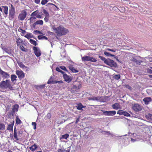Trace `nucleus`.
I'll return each mask as SVG.
<instances>
[{
    "label": "nucleus",
    "instance_id": "obj_3",
    "mask_svg": "<svg viewBox=\"0 0 152 152\" xmlns=\"http://www.w3.org/2000/svg\"><path fill=\"white\" fill-rule=\"evenodd\" d=\"M132 55L130 57V60L132 62L134 65H140L143 62L142 61L140 60L141 57L139 56H136L134 54L132 53Z\"/></svg>",
    "mask_w": 152,
    "mask_h": 152
},
{
    "label": "nucleus",
    "instance_id": "obj_48",
    "mask_svg": "<svg viewBox=\"0 0 152 152\" xmlns=\"http://www.w3.org/2000/svg\"><path fill=\"white\" fill-rule=\"evenodd\" d=\"M150 68L152 69V67H150ZM147 71L148 73L152 74V70L150 69H147Z\"/></svg>",
    "mask_w": 152,
    "mask_h": 152
},
{
    "label": "nucleus",
    "instance_id": "obj_27",
    "mask_svg": "<svg viewBox=\"0 0 152 152\" xmlns=\"http://www.w3.org/2000/svg\"><path fill=\"white\" fill-rule=\"evenodd\" d=\"M5 126L4 124L0 123V132L1 131H4L5 129Z\"/></svg>",
    "mask_w": 152,
    "mask_h": 152
},
{
    "label": "nucleus",
    "instance_id": "obj_30",
    "mask_svg": "<svg viewBox=\"0 0 152 152\" xmlns=\"http://www.w3.org/2000/svg\"><path fill=\"white\" fill-rule=\"evenodd\" d=\"M19 47L20 50L22 51L26 52L28 51V49L25 48L22 45H21Z\"/></svg>",
    "mask_w": 152,
    "mask_h": 152
},
{
    "label": "nucleus",
    "instance_id": "obj_23",
    "mask_svg": "<svg viewBox=\"0 0 152 152\" xmlns=\"http://www.w3.org/2000/svg\"><path fill=\"white\" fill-rule=\"evenodd\" d=\"M113 108L115 110H118L120 108V105L118 103H116L112 105Z\"/></svg>",
    "mask_w": 152,
    "mask_h": 152
},
{
    "label": "nucleus",
    "instance_id": "obj_11",
    "mask_svg": "<svg viewBox=\"0 0 152 152\" xmlns=\"http://www.w3.org/2000/svg\"><path fill=\"white\" fill-rule=\"evenodd\" d=\"M80 87L79 86H77L74 85L70 90L72 94H77L79 92Z\"/></svg>",
    "mask_w": 152,
    "mask_h": 152
},
{
    "label": "nucleus",
    "instance_id": "obj_19",
    "mask_svg": "<svg viewBox=\"0 0 152 152\" xmlns=\"http://www.w3.org/2000/svg\"><path fill=\"white\" fill-rule=\"evenodd\" d=\"M69 68L73 72L76 73L78 72V70L76 69L72 65H70L69 66Z\"/></svg>",
    "mask_w": 152,
    "mask_h": 152
},
{
    "label": "nucleus",
    "instance_id": "obj_50",
    "mask_svg": "<svg viewBox=\"0 0 152 152\" xmlns=\"http://www.w3.org/2000/svg\"><path fill=\"white\" fill-rule=\"evenodd\" d=\"M125 87L130 90H132V87L129 85H125Z\"/></svg>",
    "mask_w": 152,
    "mask_h": 152
},
{
    "label": "nucleus",
    "instance_id": "obj_1",
    "mask_svg": "<svg viewBox=\"0 0 152 152\" xmlns=\"http://www.w3.org/2000/svg\"><path fill=\"white\" fill-rule=\"evenodd\" d=\"M52 28L55 31L56 33L59 36L65 35L69 32L67 29L61 26H59L57 28L53 26Z\"/></svg>",
    "mask_w": 152,
    "mask_h": 152
},
{
    "label": "nucleus",
    "instance_id": "obj_57",
    "mask_svg": "<svg viewBox=\"0 0 152 152\" xmlns=\"http://www.w3.org/2000/svg\"><path fill=\"white\" fill-rule=\"evenodd\" d=\"M80 117H78L77 118L76 121V122H75V124H77L78 122L80 120Z\"/></svg>",
    "mask_w": 152,
    "mask_h": 152
},
{
    "label": "nucleus",
    "instance_id": "obj_12",
    "mask_svg": "<svg viewBox=\"0 0 152 152\" xmlns=\"http://www.w3.org/2000/svg\"><path fill=\"white\" fill-rule=\"evenodd\" d=\"M132 107L133 110L136 112H138L142 110L141 106L137 103H134Z\"/></svg>",
    "mask_w": 152,
    "mask_h": 152
},
{
    "label": "nucleus",
    "instance_id": "obj_51",
    "mask_svg": "<svg viewBox=\"0 0 152 152\" xmlns=\"http://www.w3.org/2000/svg\"><path fill=\"white\" fill-rule=\"evenodd\" d=\"M54 83L55 84V83H63V82L62 80H60V81H54Z\"/></svg>",
    "mask_w": 152,
    "mask_h": 152
},
{
    "label": "nucleus",
    "instance_id": "obj_22",
    "mask_svg": "<svg viewBox=\"0 0 152 152\" xmlns=\"http://www.w3.org/2000/svg\"><path fill=\"white\" fill-rule=\"evenodd\" d=\"M77 109L79 110H82L83 108L84 107L83 105L81 103L77 104V105L76 106Z\"/></svg>",
    "mask_w": 152,
    "mask_h": 152
},
{
    "label": "nucleus",
    "instance_id": "obj_14",
    "mask_svg": "<svg viewBox=\"0 0 152 152\" xmlns=\"http://www.w3.org/2000/svg\"><path fill=\"white\" fill-rule=\"evenodd\" d=\"M102 111H103V114L105 115H108L112 116L113 115L115 114L116 113V111H104L103 110H102Z\"/></svg>",
    "mask_w": 152,
    "mask_h": 152
},
{
    "label": "nucleus",
    "instance_id": "obj_33",
    "mask_svg": "<svg viewBox=\"0 0 152 152\" xmlns=\"http://www.w3.org/2000/svg\"><path fill=\"white\" fill-rule=\"evenodd\" d=\"M47 83L48 84H55L54 83V81H53V78L52 77H51L49 80H48V82H47Z\"/></svg>",
    "mask_w": 152,
    "mask_h": 152
},
{
    "label": "nucleus",
    "instance_id": "obj_56",
    "mask_svg": "<svg viewBox=\"0 0 152 152\" xmlns=\"http://www.w3.org/2000/svg\"><path fill=\"white\" fill-rule=\"evenodd\" d=\"M40 1V0H35L34 2L35 3L37 4H39Z\"/></svg>",
    "mask_w": 152,
    "mask_h": 152
},
{
    "label": "nucleus",
    "instance_id": "obj_39",
    "mask_svg": "<svg viewBox=\"0 0 152 152\" xmlns=\"http://www.w3.org/2000/svg\"><path fill=\"white\" fill-rule=\"evenodd\" d=\"M69 135L68 134H66L62 135L61 138L66 139L68 137Z\"/></svg>",
    "mask_w": 152,
    "mask_h": 152
},
{
    "label": "nucleus",
    "instance_id": "obj_61",
    "mask_svg": "<svg viewBox=\"0 0 152 152\" xmlns=\"http://www.w3.org/2000/svg\"><path fill=\"white\" fill-rule=\"evenodd\" d=\"M19 65L20 67L22 68H23L25 66L23 64H21L20 65L19 64Z\"/></svg>",
    "mask_w": 152,
    "mask_h": 152
},
{
    "label": "nucleus",
    "instance_id": "obj_7",
    "mask_svg": "<svg viewBox=\"0 0 152 152\" xmlns=\"http://www.w3.org/2000/svg\"><path fill=\"white\" fill-rule=\"evenodd\" d=\"M15 13V8L11 5V7L9 10V18L10 20H12L14 18Z\"/></svg>",
    "mask_w": 152,
    "mask_h": 152
},
{
    "label": "nucleus",
    "instance_id": "obj_2",
    "mask_svg": "<svg viewBox=\"0 0 152 152\" xmlns=\"http://www.w3.org/2000/svg\"><path fill=\"white\" fill-rule=\"evenodd\" d=\"M0 88L4 89L8 88L10 90H13V87L11 86V82L9 80L2 81L0 83Z\"/></svg>",
    "mask_w": 152,
    "mask_h": 152
},
{
    "label": "nucleus",
    "instance_id": "obj_44",
    "mask_svg": "<svg viewBox=\"0 0 152 152\" xmlns=\"http://www.w3.org/2000/svg\"><path fill=\"white\" fill-rule=\"evenodd\" d=\"M92 98H93L92 100H94V101L96 100V101H98L100 99V98L99 96L93 97Z\"/></svg>",
    "mask_w": 152,
    "mask_h": 152
},
{
    "label": "nucleus",
    "instance_id": "obj_46",
    "mask_svg": "<svg viewBox=\"0 0 152 152\" xmlns=\"http://www.w3.org/2000/svg\"><path fill=\"white\" fill-rule=\"evenodd\" d=\"M48 2L47 0H42L41 4L42 5H45Z\"/></svg>",
    "mask_w": 152,
    "mask_h": 152
},
{
    "label": "nucleus",
    "instance_id": "obj_32",
    "mask_svg": "<svg viewBox=\"0 0 152 152\" xmlns=\"http://www.w3.org/2000/svg\"><path fill=\"white\" fill-rule=\"evenodd\" d=\"M22 123L21 120L20 119L18 116L16 117V124L18 125L21 124Z\"/></svg>",
    "mask_w": 152,
    "mask_h": 152
},
{
    "label": "nucleus",
    "instance_id": "obj_24",
    "mask_svg": "<svg viewBox=\"0 0 152 152\" xmlns=\"http://www.w3.org/2000/svg\"><path fill=\"white\" fill-rule=\"evenodd\" d=\"M18 31L19 32H21V34L22 36H24V34L26 33V31L24 30H23L20 27L18 29Z\"/></svg>",
    "mask_w": 152,
    "mask_h": 152
},
{
    "label": "nucleus",
    "instance_id": "obj_20",
    "mask_svg": "<svg viewBox=\"0 0 152 152\" xmlns=\"http://www.w3.org/2000/svg\"><path fill=\"white\" fill-rule=\"evenodd\" d=\"M43 24V22L42 20H38L37 21L35 22L33 24V26L35 27L37 25H42Z\"/></svg>",
    "mask_w": 152,
    "mask_h": 152
},
{
    "label": "nucleus",
    "instance_id": "obj_62",
    "mask_svg": "<svg viewBox=\"0 0 152 152\" xmlns=\"http://www.w3.org/2000/svg\"><path fill=\"white\" fill-rule=\"evenodd\" d=\"M7 152H13L10 149H8V150L7 151Z\"/></svg>",
    "mask_w": 152,
    "mask_h": 152
},
{
    "label": "nucleus",
    "instance_id": "obj_35",
    "mask_svg": "<svg viewBox=\"0 0 152 152\" xmlns=\"http://www.w3.org/2000/svg\"><path fill=\"white\" fill-rule=\"evenodd\" d=\"M3 7L4 8V13L6 15H7L8 14V7L7 6H3Z\"/></svg>",
    "mask_w": 152,
    "mask_h": 152
},
{
    "label": "nucleus",
    "instance_id": "obj_49",
    "mask_svg": "<svg viewBox=\"0 0 152 152\" xmlns=\"http://www.w3.org/2000/svg\"><path fill=\"white\" fill-rule=\"evenodd\" d=\"M50 16H45L44 18V20L45 22H47L49 21Z\"/></svg>",
    "mask_w": 152,
    "mask_h": 152
},
{
    "label": "nucleus",
    "instance_id": "obj_43",
    "mask_svg": "<svg viewBox=\"0 0 152 152\" xmlns=\"http://www.w3.org/2000/svg\"><path fill=\"white\" fill-rule=\"evenodd\" d=\"M43 13L45 15V16H50L48 12L45 10L44 9L43 10Z\"/></svg>",
    "mask_w": 152,
    "mask_h": 152
},
{
    "label": "nucleus",
    "instance_id": "obj_16",
    "mask_svg": "<svg viewBox=\"0 0 152 152\" xmlns=\"http://www.w3.org/2000/svg\"><path fill=\"white\" fill-rule=\"evenodd\" d=\"M16 74L18 75L19 78H22L24 77L25 75L24 73L22 71L17 70L16 71Z\"/></svg>",
    "mask_w": 152,
    "mask_h": 152
},
{
    "label": "nucleus",
    "instance_id": "obj_34",
    "mask_svg": "<svg viewBox=\"0 0 152 152\" xmlns=\"http://www.w3.org/2000/svg\"><path fill=\"white\" fill-rule=\"evenodd\" d=\"M37 37L38 39L39 40L42 39H45L47 40H48V38L46 37L43 35H39Z\"/></svg>",
    "mask_w": 152,
    "mask_h": 152
},
{
    "label": "nucleus",
    "instance_id": "obj_41",
    "mask_svg": "<svg viewBox=\"0 0 152 152\" xmlns=\"http://www.w3.org/2000/svg\"><path fill=\"white\" fill-rule=\"evenodd\" d=\"M124 111L122 110H119L117 111V113L119 115H123Z\"/></svg>",
    "mask_w": 152,
    "mask_h": 152
},
{
    "label": "nucleus",
    "instance_id": "obj_58",
    "mask_svg": "<svg viewBox=\"0 0 152 152\" xmlns=\"http://www.w3.org/2000/svg\"><path fill=\"white\" fill-rule=\"evenodd\" d=\"M36 18V17H33V16H31L30 18V20H34Z\"/></svg>",
    "mask_w": 152,
    "mask_h": 152
},
{
    "label": "nucleus",
    "instance_id": "obj_31",
    "mask_svg": "<svg viewBox=\"0 0 152 152\" xmlns=\"http://www.w3.org/2000/svg\"><path fill=\"white\" fill-rule=\"evenodd\" d=\"M17 77L16 75H12L11 77V81L13 82L14 81L16 80Z\"/></svg>",
    "mask_w": 152,
    "mask_h": 152
},
{
    "label": "nucleus",
    "instance_id": "obj_5",
    "mask_svg": "<svg viewBox=\"0 0 152 152\" xmlns=\"http://www.w3.org/2000/svg\"><path fill=\"white\" fill-rule=\"evenodd\" d=\"M81 59L83 61H89L93 62H96L97 60L95 58L92 57L88 56H86L83 57L81 56Z\"/></svg>",
    "mask_w": 152,
    "mask_h": 152
},
{
    "label": "nucleus",
    "instance_id": "obj_15",
    "mask_svg": "<svg viewBox=\"0 0 152 152\" xmlns=\"http://www.w3.org/2000/svg\"><path fill=\"white\" fill-rule=\"evenodd\" d=\"M0 74L3 78H7L10 77V75L8 73L3 71L1 69H0Z\"/></svg>",
    "mask_w": 152,
    "mask_h": 152
},
{
    "label": "nucleus",
    "instance_id": "obj_55",
    "mask_svg": "<svg viewBox=\"0 0 152 152\" xmlns=\"http://www.w3.org/2000/svg\"><path fill=\"white\" fill-rule=\"evenodd\" d=\"M107 50L108 51H110L112 52H115L116 51V50L111 49H110L108 48Z\"/></svg>",
    "mask_w": 152,
    "mask_h": 152
},
{
    "label": "nucleus",
    "instance_id": "obj_60",
    "mask_svg": "<svg viewBox=\"0 0 152 152\" xmlns=\"http://www.w3.org/2000/svg\"><path fill=\"white\" fill-rule=\"evenodd\" d=\"M34 33H35V32H37V33H38L39 34H41V32L40 31H38V30H35V31H34Z\"/></svg>",
    "mask_w": 152,
    "mask_h": 152
},
{
    "label": "nucleus",
    "instance_id": "obj_8",
    "mask_svg": "<svg viewBox=\"0 0 152 152\" xmlns=\"http://www.w3.org/2000/svg\"><path fill=\"white\" fill-rule=\"evenodd\" d=\"M19 106L18 104H15L12 106V111L10 113H9V115L13 116L15 113V112L18 111Z\"/></svg>",
    "mask_w": 152,
    "mask_h": 152
},
{
    "label": "nucleus",
    "instance_id": "obj_9",
    "mask_svg": "<svg viewBox=\"0 0 152 152\" xmlns=\"http://www.w3.org/2000/svg\"><path fill=\"white\" fill-rule=\"evenodd\" d=\"M26 15L27 12L26 10H23L18 15V19L19 20L23 21L26 17Z\"/></svg>",
    "mask_w": 152,
    "mask_h": 152
},
{
    "label": "nucleus",
    "instance_id": "obj_52",
    "mask_svg": "<svg viewBox=\"0 0 152 152\" xmlns=\"http://www.w3.org/2000/svg\"><path fill=\"white\" fill-rule=\"evenodd\" d=\"M60 68L62 69L63 70L65 71H67V70L65 66H60Z\"/></svg>",
    "mask_w": 152,
    "mask_h": 152
},
{
    "label": "nucleus",
    "instance_id": "obj_40",
    "mask_svg": "<svg viewBox=\"0 0 152 152\" xmlns=\"http://www.w3.org/2000/svg\"><path fill=\"white\" fill-rule=\"evenodd\" d=\"M99 58L102 61H103L104 63H105L106 61H107V59H106L105 58L101 56H98Z\"/></svg>",
    "mask_w": 152,
    "mask_h": 152
},
{
    "label": "nucleus",
    "instance_id": "obj_63",
    "mask_svg": "<svg viewBox=\"0 0 152 152\" xmlns=\"http://www.w3.org/2000/svg\"><path fill=\"white\" fill-rule=\"evenodd\" d=\"M92 99H93V98L92 97V98H89L88 99L90 100H92Z\"/></svg>",
    "mask_w": 152,
    "mask_h": 152
},
{
    "label": "nucleus",
    "instance_id": "obj_54",
    "mask_svg": "<svg viewBox=\"0 0 152 152\" xmlns=\"http://www.w3.org/2000/svg\"><path fill=\"white\" fill-rule=\"evenodd\" d=\"M58 152H64L65 150L64 149H59L58 150Z\"/></svg>",
    "mask_w": 152,
    "mask_h": 152
},
{
    "label": "nucleus",
    "instance_id": "obj_59",
    "mask_svg": "<svg viewBox=\"0 0 152 152\" xmlns=\"http://www.w3.org/2000/svg\"><path fill=\"white\" fill-rule=\"evenodd\" d=\"M45 85H40L39 86V88H44V87H45Z\"/></svg>",
    "mask_w": 152,
    "mask_h": 152
},
{
    "label": "nucleus",
    "instance_id": "obj_53",
    "mask_svg": "<svg viewBox=\"0 0 152 152\" xmlns=\"http://www.w3.org/2000/svg\"><path fill=\"white\" fill-rule=\"evenodd\" d=\"M47 117L48 118H50L51 117V114L50 113H48L46 115Z\"/></svg>",
    "mask_w": 152,
    "mask_h": 152
},
{
    "label": "nucleus",
    "instance_id": "obj_36",
    "mask_svg": "<svg viewBox=\"0 0 152 152\" xmlns=\"http://www.w3.org/2000/svg\"><path fill=\"white\" fill-rule=\"evenodd\" d=\"M146 117L149 120H152V115L151 114H148L146 115Z\"/></svg>",
    "mask_w": 152,
    "mask_h": 152
},
{
    "label": "nucleus",
    "instance_id": "obj_10",
    "mask_svg": "<svg viewBox=\"0 0 152 152\" xmlns=\"http://www.w3.org/2000/svg\"><path fill=\"white\" fill-rule=\"evenodd\" d=\"M43 14L42 12L38 10H36L33 12L31 15V16H36V18H41L42 17Z\"/></svg>",
    "mask_w": 152,
    "mask_h": 152
},
{
    "label": "nucleus",
    "instance_id": "obj_25",
    "mask_svg": "<svg viewBox=\"0 0 152 152\" xmlns=\"http://www.w3.org/2000/svg\"><path fill=\"white\" fill-rule=\"evenodd\" d=\"M37 148V145L34 144L31 146L29 147L30 149L32 151H34Z\"/></svg>",
    "mask_w": 152,
    "mask_h": 152
},
{
    "label": "nucleus",
    "instance_id": "obj_13",
    "mask_svg": "<svg viewBox=\"0 0 152 152\" xmlns=\"http://www.w3.org/2000/svg\"><path fill=\"white\" fill-rule=\"evenodd\" d=\"M33 50L36 56L38 57L41 56V51L38 47L35 46L33 47Z\"/></svg>",
    "mask_w": 152,
    "mask_h": 152
},
{
    "label": "nucleus",
    "instance_id": "obj_17",
    "mask_svg": "<svg viewBox=\"0 0 152 152\" xmlns=\"http://www.w3.org/2000/svg\"><path fill=\"white\" fill-rule=\"evenodd\" d=\"M63 74V77L65 81L68 82V83H69L71 81L72 79H71V77L68 75L64 73Z\"/></svg>",
    "mask_w": 152,
    "mask_h": 152
},
{
    "label": "nucleus",
    "instance_id": "obj_29",
    "mask_svg": "<svg viewBox=\"0 0 152 152\" xmlns=\"http://www.w3.org/2000/svg\"><path fill=\"white\" fill-rule=\"evenodd\" d=\"M29 42L31 44L34 45L35 46L37 45H38V44L37 42L33 39H30Z\"/></svg>",
    "mask_w": 152,
    "mask_h": 152
},
{
    "label": "nucleus",
    "instance_id": "obj_6",
    "mask_svg": "<svg viewBox=\"0 0 152 152\" xmlns=\"http://www.w3.org/2000/svg\"><path fill=\"white\" fill-rule=\"evenodd\" d=\"M105 64L111 67H117V65L116 62L110 58L107 59Z\"/></svg>",
    "mask_w": 152,
    "mask_h": 152
},
{
    "label": "nucleus",
    "instance_id": "obj_37",
    "mask_svg": "<svg viewBox=\"0 0 152 152\" xmlns=\"http://www.w3.org/2000/svg\"><path fill=\"white\" fill-rule=\"evenodd\" d=\"M121 77V75L120 74L115 75L113 76V78L116 80H118Z\"/></svg>",
    "mask_w": 152,
    "mask_h": 152
},
{
    "label": "nucleus",
    "instance_id": "obj_42",
    "mask_svg": "<svg viewBox=\"0 0 152 152\" xmlns=\"http://www.w3.org/2000/svg\"><path fill=\"white\" fill-rule=\"evenodd\" d=\"M124 116H126V117H129L130 116V114L128 113V112L126 111H124V113H123V115Z\"/></svg>",
    "mask_w": 152,
    "mask_h": 152
},
{
    "label": "nucleus",
    "instance_id": "obj_28",
    "mask_svg": "<svg viewBox=\"0 0 152 152\" xmlns=\"http://www.w3.org/2000/svg\"><path fill=\"white\" fill-rule=\"evenodd\" d=\"M24 37L29 39L30 38L33 37V36L32 35L31 33L28 32L24 36Z\"/></svg>",
    "mask_w": 152,
    "mask_h": 152
},
{
    "label": "nucleus",
    "instance_id": "obj_38",
    "mask_svg": "<svg viewBox=\"0 0 152 152\" xmlns=\"http://www.w3.org/2000/svg\"><path fill=\"white\" fill-rule=\"evenodd\" d=\"M104 54L105 56H110L112 57H113L114 56V55L111 54L109 53L106 51L104 52Z\"/></svg>",
    "mask_w": 152,
    "mask_h": 152
},
{
    "label": "nucleus",
    "instance_id": "obj_64",
    "mask_svg": "<svg viewBox=\"0 0 152 152\" xmlns=\"http://www.w3.org/2000/svg\"><path fill=\"white\" fill-rule=\"evenodd\" d=\"M0 11H1V12H2V9L1 8V7H0Z\"/></svg>",
    "mask_w": 152,
    "mask_h": 152
},
{
    "label": "nucleus",
    "instance_id": "obj_21",
    "mask_svg": "<svg viewBox=\"0 0 152 152\" xmlns=\"http://www.w3.org/2000/svg\"><path fill=\"white\" fill-rule=\"evenodd\" d=\"M143 101L144 102L145 104H148L151 101V98L150 97L145 98L143 99Z\"/></svg>",
    "mask_w": 152,
    "mask_h": 152
},
{
    "label": "nucleus",
    "instance_id": "obj_45",
    "mask_svg": "<svg viewBox=\"0 0 152 152\" xmlns=\"http://www.w3.org/2000/svg\"><path fill=\"white\" fill-rule=\"evenodd\" d=\"M56 70L58 72L61 73L62 74H63L64 73V72L61 71L60 69V68L58 67H57L56 68Z\"/></svg>",
    "mask_w": 152,
    "mask_h": 152
},
{
    "label": "nucleus",
    "instance_id": "obj_47",
    "mask_svg": "<svg viewBox=\"0 0 152 152\" xmlns=\"http://www.w3.org/2000/svg\"><path fill=\"white\" fill-rule=\"evenodd\" d=\"M32 125L33 126V129H36L37 124L36 122H32Z\"/></svg>",
    "mask_w": 152,
    "mask_h": 152
},
{
    "label": "nucleus",
    "instance_id": "obj_4",
    "mask_svg": "<svg viewBox=\"0 0 152 152\" xmlns=\"http://www.w3.org/2000/svg\"><path fill=\"white\" fill-rule=\"evenodd\" d=\"M23 133V131L21 130H19L17 133L16 127H15L14 130L13 136L15 139V142H17V141L19 140L18 137H21Z\"/></svg>",
    "mask_w": 152,
    "mask_h": 152
},
{
    "label": "nucleus",
    "instance_id": "obj_26",
    "mask_svg": "<svg viewBox=\"0 0 152 152\" xmlns=\"http://www.w3.org/2000/svg\"><path fill=\"white\" fill-rule=\"evenodd\" d=\"M14 122H13V123L11 124H9L7 128V130L9 131H12L13 130V126L14 125Z\"/></svg>",
    "mask_w": 152,
    "mask_h": 152
},
{
    "label": "nucleus",
    "instance_id": "obj_18",
    "mask_svg": "<svg viewBox=\"0 0 152 152\" xmlns=\"http://www.w3.org/2000/svg\"><path fill=\"white\" fill-rule=\"evenodd\" d=\"M16 42L17 45L18 47L24 44L23 40L19 38H16Z\"/></svg>",
    "mask_w": 152,
    "mask_h": 152
}]
</instances>
